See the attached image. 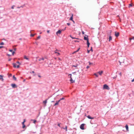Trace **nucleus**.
Wrapping results in <instances>:
<instances>
[{"label": "nucleus", "mask_w": 134, "mask_h": 134, "mask_svg": "<svg viewBox=\"0 0 134 134\" xmlns=\"http://www.w3.org/2000/svg\"><path fill=\"white\" fill-rule=\"evenodd\" d=\"M70 76V81L71 82V83H73L75 82V80H72V75L71 74H70L68 76Z\"/></svg>", "instance_id": "1"}, {"label": "nucleus", "mask_w": 134, "mask_h": 134, "mask_svg": "<svg viewBox=\"0 0 134 134\" xmlns=\"http://www.w3.org/2000/svg\"><path fill=\"white\" fill-rule=\"evenodd\" d=\"M103 89L109 90L110 88L107 85L105 84L103 86Z\"/></svg>", "instance_id": "2"}, {"label": "nucleus", "mask_w": 134, "mask_h": 134, "mask_svg": "<svg viewBox=\"0 0 134 134\" xmlns=\"http://www.w3.org/2000/svg\"><path fill=\"white\" fill-rule=\"evenodd\" d=\"M111 32H112L111 31V30L110 31L109 35H110V36H109V42L110 41H111L112 39V37L110 36V35H111Z\"/></svg>", "instance_id": "3"}, {"label": "nucleus", "mask_w": 134, "mask_h": 134, "mask_svg": "<svg viewBox=\"0 0 134 134\" xmlns=\"http://www.w3.org/2000/svg\"><path fill=\"white\" fill-rule=\"evenodd\" d=\"M85 124H81L80 126V128L82 130H83L84 129V126Z\"/></svg>", "instance_id": "4"}, {"label": "nucleus", "mask_w": 134, "mask_h": 134, "mask_svg": "<svg viewBox=\"0 0 134 134\" xmlns=\"http://www.w3.org/2000/svg\"><path fill=\"white\" fill-rule=\"evenodd\" d=\"M84 38L85 40L87 41V42H88V41H89V39L88 36H85Z\"/></svg>", "instance_id": "5"}, {"label": "nucleus", "mask_w": 134, "mask_h": 134, "mask_svg": "<svg viewBox=\"0 0 134 134\" xmlns=\"http://www.w3.org/2000/svg\"><path fill=\"white\" fill-rule=\"evenodd\" d=\"M119 32H115V35L116 37H118L119 36Z\"/></svg>", "instance_id": "6"}, {"label": "nucleus", "mask_w": 134, "mask_h": 134, "mask_svg": "<svg viewBox=\"0 0 134 134\" xmlns=\"http://www.w3.org/2000/svg\"><path fill=\"white\" fill-rule=\"evenodd\" d=\"M46 59V58H44L43 57H42L41 58H40L39 59H38V60L39 61H41V60H44V59Z\"/></svg>", "instance_id": "7"}, {"label": "nucleus", "mask_w": 134, "mask_h": 134, "mask_svg": "<svg viewBox=\"0 0 134 134\" xmlns=\"http://www.w3.org/2000/svg\"><path fill=\"white\" fill-rule=\"evenodd\" d=\"M62 32V31L60 30H59L58 31H57L56 33V34L57 35H58V34H60Z\"/></svg>", "instance_id": "8"}, {"label": "nucleus", "mask_w": 134, "mask_h": 134, "mask_svg": "<svg viewBox=\"0 0 134 134\" xmlns=\"http://www.w3.org/2000/svg\"><path fill=\"white\" fill-rule=\"evenodd\" d=\"M60 101V100H59L58 101H56V103L54 105V106H55L56 105L59 104V102Z\"/></svg>", "instance_id": "9"}, {"label": "nucleus", "mask_w": 134, "mask_h": 134, "mask_svg": "<svg viewBox=\"0 0 134 134\" xmlns=\"http://www.w3.org/2000/svg\"><path fill=\"white\" fill-rule=\"evenodd\" d=\"M11 86L13 88H15L17 87V86L15 84H12L11 85Z\"/></svg>", "instance_id": "10"}, {"label": "nucleus", "mask_w": 134, "mask_h": 134, "mask_svg": "<svg viewBox=\"0 0 134 134\" xmlns=\"http://www.w3.org/2000/svg\"><path fill=\"white\" fill-rule=\"evenodd\" d=\"M3 75H0V80H1L2 81H3L4 79L3 78Z\"/></svg>", "instance_id": "11"}, {"label": "nucleus", "mask_w": 134, "mask_h": 134, "mask_svg": "<svg viewBox=\"0 0 134 134\" xmlns=\"http://www.w3.org/2000/svg\"><path fill=\"white\" fill-rule=\"evenodd\" d=\"M16 63L17 64H18V65H17V68H18L19 67V65H20V63L19 61H17Z\"/></svg>", "instance_id": "12"}, {"label": "nucleus", "mask_w": 134, "mask_h": 134, "mask_svg": "<svg viewBox=\"0 0 134 134\" xmlns=\"http://www.w3.org/2000/svg\"><path fill=\"white\" fill-rule=\"evenodd\" d=\"M125 127L126 128V131H129V127L128 125H126L125 126Z\"/></svg>", "instance_id": "13"}, {"label": "nucleus", "mask_w": 134, "mask_h": 134, "mask_svg": "<svg viewBox=\"0 0 134 134\" xmlns=\"http://www.w3.org/2000/svg\"><path fill=\"white\" fill-rule=\"evenodd\" d=\"M87 117L89 119H94V117H91V116L90 115H88L87 116Z\"/></svg>", "instance_id": "14"}, {"label": "nucleus", "mask_w": 134, "mask_h": 134, "mask_svg": "<svg viewBox=\"0 0 134 134\" xmlns=\"http://www.w3.org/2000/svg\"><path fill=\"white\" fill-rule=\"evenodd\" d=\"M47 103V100L43 101V103L44 104V105L45 106L46 105V104Z\"/></svg>", "instance_id": "15"}, {"label": "nucleus", "mask_w": 134, "mask_h": 134, "mask_svg": "<svg viewBox=\"0 0 134 134\" xmlns=\"http://www.w3.org/2000/svg\"><path fill=\"white\" fill-rule=\"evenodd\" d=\"M9 51L10 52H12V55H14V54L15 53V51H13V50L12 49H10L9 50Z\"/></svg>", "instance_id": "16"}, {"label": "nucleus", "mask_w": 134, "mask_h": 134, "mask_svg": "<svg viewBox=\"0 0 134 134\" xmlns=\"http://www.w3.org/2000/svg\"><path fill=\"white\" fill-rule=\"evenodd\" d=\"M24 58L28 60H29V58H28L27 57L26 55H25L24 56Z\"/></svg>", "instance_id": "17"}, {"label": "nucleus", "mask_w": 134, "mask_h": 134, "mask_svg": "<svg viewBox=\"0 0 134 134\" xmlns=\"http://www.w3.org/2000/svg\"><path fill=\"white\" fill-rule=\"evenodd\" d=\"M61 128L63 129H65L66 131H67V126H65V128L61 127Z\"/></svg>", "instance_id": "18"}, {"label": "nucleus", "mask_w": 134, "mask_h": 134, "mask_svg": "<svg viewBox=\"0 0 134 134\" xmlns=\"http://www.w3.org/2000/svg\"><path fill=\"white\" fill-rule=\"evenodd\" d=\"M103 71H99L98 72V74L100 75H101L103 73Z\"/></svg>", "instance_id": "19"}, {"label": "nucleus", "mask_w": 134, "mask_h": 134, "mask_svg": "<svg viewBox=\"0 0 134 134\" xmlns=\"http://www.w3.org/2000/svg\"><path fill=\"white\" fill-rule=\"evenodd\" d=\"M13 64V66L14 68H15L16 67H17L16 66L17 65L16 64L14 63Z\"/></svg>", "instance_id": "20"}, {"label": "nucleus", "mask_w": 134, "mask_h": 134, "mask_svg": "<svg viewBox=\"0 0 134 134\" xmlns=\"http://www.w3.org/2000/svg\"><path fill=\"white\" fill-rule=\"evenodd\" d=\"M4 44L3 42H2L1 43H0V46L1 45H3ZM3 47H0V49L3 48Z\"/></svg>", "instance_id": "21"}, {"label": "nucleus", "mask_w": 134, "mask_h": 134, "mask_svg": "<svg viewBox=\"0 0 134 134\" xmlns=\"http://www.w3.org/2000/svg\"><path fill=\"white\" fill-rule=\"evenodd\" d=\"M73 14H72V16L70 17V20H71L72 21L73 20Z\"/></svg>", "instance_id": "22"}, {"label": "nucleus", "mask_w": 134, "mask_h": 134, "mask_svg": "<svg viewBox=\"0 0 134 134\" xmlns=\"http://www.w3.org/2000/svg\"><path fill=\"white\" fill-rule=\"evenodd\" d=\"M13 78L14 80H16V78L15 77L14 75L13 76Z\"/></svg>", "instance_id": "23"}, {"label": "nucleus", "mask_w": 134, "mask_h": 134, "mask_svg": "<svg viewBox=\"0 0 134 134\" xmlns=\"http://www.w3.org/2000/svg\"><path fill=\"white\" fill-rule=\"evenodd\" d=\"M87 46L88 47L89 46V45L90 44V43H89V41H88L87 42Z\"/></svg>", "instance_id": "24"}, {"label": "nucleus", "mask_w": 134, "mask_h": 134, "mask_svg": "<svg viewBox=\"0 0 134 134\" xmlns=\"http://www.w3.org/2000/svg\"><path fill=\"white\" fill-rule=\"evenodd\" d=\"M74 79H75L76 78V75H75V74L73 75H72Z\"/></svg>", "instance_id": "25"}, {"label": "nucleus", "mask_w": 134, "mask_h": 134, "mask_svg": "<svg viewBox=\"0 0 134 134\" xmlns=\"http://www.w3.org/2000/svg\"><path fill=\"white\" fill-rule=\"evenodd\" d=\"M31 121H33V123L34 124L36 122V120H31Z\"/></svg>", "instance_id": "26"}, {"label": "nucleus", "mask_w": 134, "mask_h": 134, "mask_svg": "<svg viewBox=\"0 0 134 134\" xmlns=\"http://www.w3.org/2000/svg\"><path fill=\"white\" fill-rule=\"evenodd\" d=\"M79 49H78L76 51L74 52V53H73V54H74V53H75L76 52H78L79 50Z\"/></svg>", "instance_id": "27"}, {"label": "nucleus", "mask_w": 134, "mask_h": 134, "mask_svg": "<svg viewBox=\"0 0 134 134\" xmlns=\"http://www.w3.org/2000/svg\"><path fill=\"white\" fill-rule=\"evenodd\" d=\"M25 122V119H24V121L23 122H22V124L23 125H24V123Z\"/></svg>", "instance_id": "28"}, {"label": "nucleus", "mask_w": 134, "mask_h": 134, "mask_svg": "<svg viewBox=\"0 0 134 134\" xmlns=\"http://www.w3.org/2000/svg\"><path fill=\"white\" fill-rule=\"evenodd\" d=\"M78 65V64H76V65H73L72 66V67H76Z\"/></svg>", "instance_id": "29"}, {"label": "nucleus", "mask_w": 134, "mask_h": 134, "mask_svg": "<svg viewBox=\"0 0 134 134\" xmlns=\"http://www.w3.org/2000/svg\"><path fill=\"white\" fill-rule=\"evenodd\" d=\"M57 51H58V50H57L56 49L55 51H54V52H55V53H57L58 52H57Z\"/></svg>", "instance_id": "30"}, {"label": "nucleus", "mask_w": 134, "mask_h": 134, "mask_svg": "<svg viewBox=\"0 0 134 134\" xmlns=\"http://www.w3.org/2000/svg\"><path fill=\"white\" fill-rule=\"evenodd\" d=\"M132 4H129V7L130 8V7H132Z\"/></svg>", "instance_id": "31"}, {"label": "nucleus", "mask_w": 134, "mask_h": 134, "mask_svg": "<svg viewBox=\"0 0 134 134\" xmlns=\"http://www.w3.org/2000/svg\"><path fill=\"white\" fill-rule=\"evenodd\" d=\"M34 35H35V34H31V35H30V36H31V37H34Z\"/></svg>", "instance_id": "32"}, {"label": "nucleus", "mask_w": 134, "mask_h": 134, "mask_svg": "<svg viewBox=\"0 0 134 134\" xmlns=\"http://www.w3.org/2000/svg\"><path fill=\"white\" fill-rule=\"evenodd\" d=\"M134 39V37H133L132 38H130L129 39L130 40H131L132 39Z\"/></svg>", "instance_id": "33"}, {"label": "nucleus", "mask_w": 134, "mask_h": 134, "mask_svg": "<svg viewBox=\"0 0 134 134\" xmlns=\"http://www.w3.org/2000/svg\"><path fill=\"white\" fill-rule=\"evenodd\" d=\"M94 75L96 76V77H98V76L97 74H95Z\"/></svg>", "instance_id": "34"}, {"label": "nucleus", "mask_w": 134, "mask_h": 134, "mask_svg": "<svg viewBox=\"0 0 134 134\" xmlns=\"http://www.w3.org/2000/svg\"><path fill=\"white\" fill-rule=\"evenodd\" d=\"M57 54V56H58L59 55H60V54L58 52Z\"/></svg>", "instance_id": "35"}, {"label": "nucleus", "mask_w": 134, "mask_h": 134, "mask_svg": "<svg viewBox=\"0 0 134 134\" xmlns=\"http://www.w3.org/2000/svg\"><path fill=\"white\" fill-rule=\"evenodd\" d=\"M88 63H89V65H91V64H93V63H91L90 62H89Z\"/></svg>", "instance_id": "36"}, {"label": "nucleus", "mask_w": 134, "mask_h": 134, "mask_svg": "<svg viewBox=\"0 0 134 134\" xmlns=\"http://www.w3.org/2000/svg\"><path fill=\"white\" fill-rule=\"evenodd\" d=\"M23 125V128H24L25 127V126L24 124V125Z\"/></svg>", "instance_id": "37"}, {"label": "nucleus", "mask_w": 134, "mask_h": 134, "mask_svg": "<svg viewBox=\"0 0 134 134\" xmlns=\"http://www.w3.org/2000/svg\"><path fill=\"white\" fill-rule=\"evenodd\" d=\"M64 99V98L63 97L62 98L60 99L59 100H60V101L61 100H63Z\"/></svg>", "instance_id": "38"}, {"label": "nucleus", "mask_w": 134, "mask_h": 134, "mask_svg": "<svg viewBox=\"0 0 134 134\" xmlns=\"http://www.w3.org/2000/svg\"><path fill=\"white\" fill-rule=\"evenodd\" d=\"M59 124V123H58V126L60 127V124Z\"/></svg>", "instance_id": "39"}, {"label": "nucleus", "mask_w": 134, "mask_h": 134, "mask_svg": "<svg viewBox=\"0 0 134 134\" xmlns=\"http://www.w3.org/2000/svg\"><path fill=\"white\" fill-rule=\"evenodd\" d=\"M70 37L71 38H72V39H74V38H74V37H72L71 35H70Z\"/></svg>", "instance_id": "40"}, {"label": "nucleus", "mask_w": 134, "mask_h": 134, "mask_svg": "<svg viewBox=\"0 0 134 134\" xmlns=\"http://www.w3.org/2000/svg\"><path fill=\"white\" fill-rule=\"evenodd\" d=\"M40 38V36H39L37 37V39H39Z\"/></svg>", "instance_id": "41"}, {"label": "nucleus", "mask_w": 134, "mask_h": 134, "mask_svg": "<svg viewBox=\"0 0 134 134\" xmlns=\"http://www.w3.org/2000/svg\"><path fill=\"white\" fill-rule=\"evenodd\" d=\"M14 5H13L12 6L11 8L12 9H14Z\"/></svg>", "instance_id": "42"}, {"label": "nucleus", "mask_w": 134, "mask_h": 134, "mask_svg": "<svg viewBox=\"0 0 134 134\" xmlns=\"http://www.w3.org/2000/svg\"><path fill=\"white\" fill-rule=\"evenodd\" d=\"M91 51L92 52L93 51V50L92 49V47H91V49L90 50V51Z\"/></svg>", "instance_id": "43"}, {"label": "nucleus", "mask_w": 134, "mask_h": 134, "mask_svg": "<svg viewBox=\"0 0 134 134\" xmlns=\"http://www.w3.org/2000/svg\"><path fill=\"white\" fill-rule=\"evenodd\" d=\"M90 68V66H87V67H86V68L87 69H88V68Z\"/></svg>", "instance_id": "44"}, {"label": "nucleus", "mask_w": 134, "mask_h": 134, "mask_svg": "<svg viewBox=\"0 0 134 134\" xmlns=\"http://www.w3.org/2000/svg\"><path fill=\"white\" fill-rule=\"evenodd\" d=\"M82 34L83 35L84 34V32L83 31H82Z\"/></svg>", "instance_id": "45"}, {"label": "nucleus", "mask_w": 134, "mask_h": 134, "mask_svg": "<svg viewBox=\"0 0 134 134\" xmlns=\"http://www.w3.org/2000/svg\"><path fill=\"white\" fill-rule=\"evenodd\" d=\"M67 24L69 26L70 25V23H67Z\"/></svg>", "instance_id": "46"}, {"label": "nucleus", "mask_w": 134, "mask_h": 134, "mask_svg": "<svg viewBox=\"0 0 134 134\" xmlns=\"http://www.w3.org/2000/svg\"><path fill=\"white\" fill-rule=\"evenodd\" d=\"M49 30H48L47 31V32L48 33H49Z\"/></svg>", "instance_id": "47"}, {"label": "nucleus", "mask_w": 134, "mask_h": 134, "mask_svg": "<svg viewBox=\"0 0 134 134\" xmlns=\"http://www.w3.org/2000/svg\"><path fill=\"white\" fill-rule=\"evenodd\" d=\"M132 82H133L134 81V79H133V80H132L131 81Z\"/></svg>", "instance_id": "48"}, {"label": "nucleus", "mask_w": 134, "mask_h": 134, "mask_svg": "<svg viewBox=\"0 0 134 134\" xmlns=\"http://www.w3.org/2000/svg\"><path fill=\"white\" fill-rule=\"evenodd\" d=\"M90 51H89V50H87V53H89Z\"/></svg>", "instance_id": "49"}, {"label": "nucleus", "mask_w": 134, "mask_h": 134, "mask_svg": "<svg viewBox=\"0 0 134 134\" xmlns=\"http://www.w3.org/2000/svg\"><path fill=\"white\" fill-rule=\"evenodd\" d=\"M14 51H15L16 50V48H14Z\"/></svg>", "instance_id": "50"}, {"label": "nucleus", "mask_w": 134, "mask_h": 134, "mask_svg": "<svg viewBox=\"0 0 134 134\" xmlns=\"http://www.w3.org/2000/svg\"><path fill=\"white\" fill-rule=\"evenodd\" d=\"M34 72H34V71H32V73H34Z\"/></svg>", "instance_id": "51"}, {"label": "nucleus", "mask_w": 134, "mask_h": 134, "mask_svg": "<svg viewBox=\"0 0 134 134\" xmlns=\"http://www.w3.org/2000/svg\"><path fill=\"white\" fill-rule=\"evenodd\" d=\"M38 76L40 77H41V76H40V75H38Z\"/></svg>", "instance_id": "52"}, {"label": "nucleus", "mask_w": 134, "mask_h": 134, "mask_svg": "<svg viewBox=\"0 0 134 134\" xmlns=\"http://www.w3.org/2000/svg\"><path fill=\"white\" fill-rule=\"evenodd\" d=\"M72 21L73 22V23H75V22H74V21L73 20Z\"/></svg>", "instance_id": "53"}, {"label": "nucleus", "mask_w": 134, "mask_h": 134, "mask_svg": "<svg viewBox=\"0 0 134 134\" xmlns=\"http://www.w3.org/2000/svg\"><path fill=\"white\" fill-rule=\"evenodd\" d=\"M11 60V59H9V60H9V61H10Z\"/></svg>", "instance_id": "54"}, {"label": "nucleus", "mask_w": 134, "mask_h": 134, "mask_svg": "<svg viewBox=\"0 0 134 134\" xmlns=\"http://www.w3.org/2000/svg\"><path fill=\"white\" fill-rule=\"evenodd\" d=\"M75 42H79V41H75Z\"/></svg>", "instance_id": "55"}, {"label": "nucleus", "mask_w": 134, "mask_h": 134, "mask_svg": "<svg viewBox=\"0 0 134 134\" xmlns=\"http://www.w3.org/2000/svg\"><path fill=\"white\" fill-rule=\"evenodd\" d=\"M12 74H10V76H12Z\"/></svg>", "instance_id": "56"}, {"label": "nucleus", "mask_w": 134, "mask_h": 134, "mask_svg": "<svg viewBox=\"0 0 134 134\" xmlns=\"http://www.w3.org/2000/svg\"><path fill=\"white\" fill-rule=\"evenodd\" d=\"M120 75H121V72H120Z\"/></svg>", "instance_id": "57"}, {"label": "nucleus", "mask_w": 134, "mask_h": 134, "mask_svg": "<svg viewBox=\"0 0 134 134\" xmlns=\"http://www.w3.org/2000/svg\"><path fill=\"white\" fill-rule=\"evenodd\" d=\"M54 102V101H52V102Z\"/></svg>", "instance_id": "58"}, {"label": "nucleus", "mask_w": 134, "mask_h": 134, "mask_svg": "<svg viewBox=\"0 0 134 134\" xmlns=\"http://www.w3.org/2000/svg\"><path fill=\"white\" fill-rule=\"evenodd\" d=\"M75 72H73V73H72V74H74V73H75Z\"/></svg>", "instance_id": "59"}, {"label": "nucleus", "mask_w": 134, "mask_h": 134, "mask_svg": "<svg viewBox=\"0 0 134 134\" xmlns=\"http://www.w3.org/2000/svg\"><path fill=\"white\" fill-rule=\"evenodd\" d=\"M25 81V80H24V81Z\"/></svg>", "instance_id": "60"}, {"label": "nucleus", "mask_w": 134, "mask_h": 134, "mask_svg": "<svg viewBox=\"0 0 134 134\" xmlns=\"http://www.w3.org/2000/svg\"><path fill=\"white\" fill-rule=\"evenodd\" d=\"M8 55V56H10V55Z\"/></svg>", "instance_id": "61"}, {"label": "nucleus", "mask_w": 134, "mask_h": 134, "mask_svg": "<svg viewBox=\"0 0 134 134\" xmlns=\"http://www.w3.org/2000/svg\"><path fill=\"white\" fill-rule=\"evenodd\" d=\"M0 47H2V46H0Z\"/></svg>", "instance_id": "62"}, {"label": "nucleus", "mask_w": 134, "mask_h": 134, "mask_svg": "<svg viewBox=\"0 0 134 134\" xmlns=\"http://www.w3.org/2000/svg\"><path fill=\"white\" fill-rule=\"evenodd\" d=\"M133 79H134V78Z\"/></svg>", "instance_id": "63"}]
</instances>
